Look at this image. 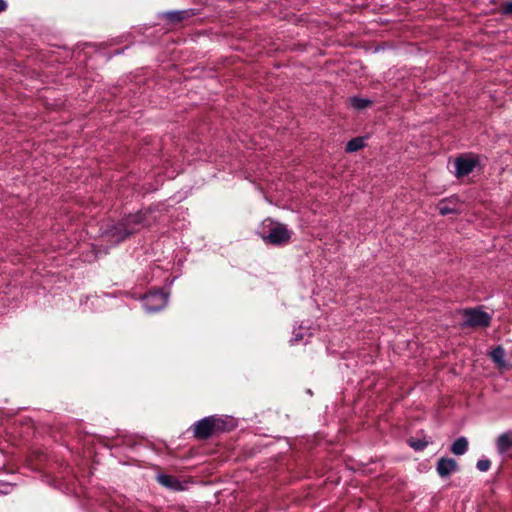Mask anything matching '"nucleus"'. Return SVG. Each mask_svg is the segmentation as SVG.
Returning a JSON list of instances; mask_svg holds the SVG:
<instances>
[{
	"instance_id": "1",
	"label": "nucleus",
	"mask_w": 512,
	"mask_h": 512,
	"mask_svg": "<svg viewBox=\"0 0 512 512\" xmlns=\"http://www.w3.org/2000/svg\"><path fill=\"white\" fill-rule=\"evenodd\" d=\"M233 420L228 417L211 415L204 417L193 425V435L198 440H206L215 434L229 431Z\"/></svg>"
},
{
	"instance_id": "2",
	"label": "nucleus",
	"mask_w": 512,
	"mask_h": 512,
	"mask_svg": "<svg viewBox=\"0 0 512 512\" xmlns=\"http://www.w3.org/2000/svg\"><path fill=\"white\" fill-rule=\"evenodd\" d=\"M292 232L283 223L271 218L262 221L257 235L266 243L273 246H283L291 239Z\"/></svg>"
},
{
	"instance_id": "3",
	"label": "nucleus",
	"mask_w": 512,
	"mask_h": 512,
	"mask_svg": "<svg viewBox=\"0 0 512 512\" xmlns=\"http://www.w3.org/2000/svg\"><path fill=\"white\" fill-rule=\"evenodd\" d=\"M144 221L145 217L141 212L130 214L113 228L112 235L117 237V242L122 241L138 232L144 226Z\"/></svg>"
},
{
	"instance_id": "4",
	"label": "nucleus",
	"mask_w": 512,
	"mask_h": 512,
	"mask_svg": "<svg viewBox=\"0 0 512 512\" xmlns=\"http://www.w3.org/2000/svg\"><path fill=\"white\" fill-rule=\"evenodd\" d=\"M463 322L461 328H487L491 324V315L480 307L465 308L462 310Z\"/></svg>"
},
{
	"instance_id": "5",
	"label": "nucleus",
	"mask_w": 512,
	"mask_h": 512,
	"mask_svg": "<svg viewBox=\"0 0 512 512\" xmlns=\"http://www.w3.org/2000/svg\"><path fill=\"white\" fill-rule=\"evenodd\" d=\"M195 15L194 9H185L163 12L160 14V18L165 22L167 27L174 28Z\"/></svg>"
},
{
	"instance_id": "6",
	"label": "nucleus",
	"mask_w": 512,
	"mask_h": 512,
	"mask_svg": "<svg viewBox=\"0 0 512 512\" xmlns=\"http://www.w3.org/2000/svg\"><path fill=\"white\" fill-rule=\"evenodd\" d=\"M167 300L162 291H151L143 297L142 304L147 312H157L166 306Z\"/></svg>"
},
{
	"instance_id": "7",
	"label": "nucleus",
	"mask_w": 512,
	"mask_h": 512,
	"mask_svg": "<svg viewBox=\"0 0 512 512\" xmlns=\"http://www.w3.org/2000/svg\"><path fill=\"white\" fill-rule=\"evenodd\" d=\"M478 164V158L472 156H459L455 158V176L462 178L473 172Z\"/></svg>"
},
{
	"instance_id": "8",
	"label": "nucleus",
	"mask_w": 512,
	"mask_h": 512,
	"mask_svg": "<svg viewBox=\"0 0 512 512\" xmlns=\"http://www.w3.org/2000/svg\"><path fill=\"white\" fill-rule=\"evenodd\" d=\"M458 469L457 462L452 458L442 457L438 460L436 471L440 477H448L451 473Z\"/></svg>"
},
{
	"instance_id": "9",
	"label": "nucleus",
	"mask_w": 512,
	"mask_h": 512,
	"mask_svg": "<svg viewBox=\"0 0 512 512\" xmlns=\"http://www.w3.org/2000/svg\"><path fill=\"white\" fill-rule=\"evenodd\" d=\"M512 447V431H507L498 436L496 448L500 454L506 453Z\"/></svg>"
},
{
	"instance_id": "10",
	"label": "nucleus",
	"mask_w": 512,
	"mask_h": 512,
	"mask_svg": "<svg viewBox=\"0 0 512 512\" xmlns=\"http://www.w3.org/2000/svg\"><path fill=\"white\" fill-rule=\"evenodd\" d=\"M157 481L167 487V488H170V489H173V490H181L182 489V484L181 482L174 476H171V475H166V474H159L157 476Z\"/></svg>"
},
{
	"instance_id": "11",
	"label": "nucleus",
	"mask_w": 512,
	"mask_h": 512,
	"mask_svg": "<svg viewBox=\"0 0 512 512\" xmlns=\"http://www.w3.org/2000/svg\"><path fill=\"white\" fill-rule=\"evenodd\" d=\"M468 450V441L465 437L457 438L451 445L450 451L457 456L463 455Z\"/></svg>"
},
{
	"instance_id": "12",
	"label": "nucleus",
	"mask_w": 512,
	"mask_h": 512,
	"mask_svg": "<svg viewBox=\"0 0 512 512\" xmlns=\"http://www.w3.org/2000/svg\"><path fill=\"white\" fill-rule=\"evenodd\" d=\"M365 146L364 138L363 137H355L347 142L345 151L347 153H353L360 149H362Z\"/></svg>"
},
{
	"instance_id": "13",
	"label": "nucleus",
	"mask_w": 512,
	"mask_h": 512,
	"mask_svg": "<svg viewBox=\"0 0 512 512\" xmlns=\"http://www.w3.org/2000/svg\"><path fill=\"white\" fill-rule=\"evenodd\" d=\"M451 203V200L444 199L440 202L439 205V213L443 216L449 215V214H455L458 212V209L455 205L451 206L449 205Z\"/></svg>"
},
{
	"instance_id": "14",
	"label": "nucleus",
	"mask_w": 512,
	"mask_h": 512,
	"mask_svg": "<svg viewBox=\"0 0 512 512\" xmlns=\"http://www.w3.org/2000/svg\"><path fill=\"white\" fill-rule=\"evenodd\" d=\"M351 107L361 110L364 109L372 104V101L369 99H364L360 97H352L349 99Z\"/></svg>"
},
{
	"instance_id": "15",
	"label": "nucleus",
	"mask_w": 512,
	"mask_h": 512,
	"mask_svg": "<svg viewBox=\"0 0 512 512\" xmlns=\"http://www.w3.org/2000/svg\"><path fill=\"white\" fill-rule=\"evenodd\" d=\"M43 482L49 485L53 489H60L62 485V479L58 476H53L51 474H45L43 476Z\"/></svg>"
},
{
	"instance_id": "16",
	"label": "nucleus",
	"mask_w": 512,
	"mask_h": 512,
	"mask_svg": "<svg viewBox=\"0 0 512 512\" xmlns=\"http://www.w3.org/2000/svg\"><path fill=\"white\" fill-rule=\"evenodd\" d=\"M408 444L411 448H413L415 451H423L428 445L429 441L425 439H409Z\"/></svg>"
},
{
	"instance_id": "17",
	"label": "nucleus",
	"mask_w": 512,
	"mask_h": 512,
	"mask_svg": "<svg viewBox=\"0 0 512 512\" xmlns=\"http://www.w3.org/2000/svg\"><path fill=\"white\" fill-rule=\"evenodd\" d=\"M491 357L492 359L496 362V363H503V358H504V350L501 346H498L496 347L492 352H491Z\"/></svg>"
},
{
	"instance_id": "18",
	"label": "nucleus",
	"mask_w": 512,
	"mask_h": 512,
	"mask_svg": "<svg viewBox=\"0 0 512 512\" xmlns=\"http://www.w3.org/2000/svg\"><path fill=\"white\" fill-rule=\"evenodd\" d=\"M491 461L489 459H480L477 461L476 467L481 472H486L490 469Z\"/></svg>"
},
{
	"instance_id": "19",
	"label": "nucleus",
	"mask_w": 512,
	"mask_h": 512,
	"mask_svg": "<svg viewBox=\"0 0 512 512\" xmlns=\"http://www.w3.org/2000/svg\"><path fill=\"white\" fill-rule=\"evenodd\" d=\"M502 11L504 14L512 15V1L503 3Z\"/></svg>"
},
{
	"instance_id": "20",
	"label": "nucleus",
	"mask_w": 512,
	"mask_h": 512,
	"mask_svg": "<svg viewBox=\"0 0 512 512\" xmlns=\"http://www.w3.org/2000/svg\"><path fill=\"white\" fill-rule=\"evenodd\" d=\"M7 8V4L4 0H0V12H3L4 10H6Z\"/></svg>"
}]
</instances>
